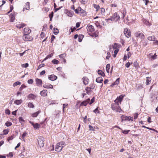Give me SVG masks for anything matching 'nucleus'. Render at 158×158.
<instances>
[{
    "label": "nucleus",
    "instance_id": "f257e3e1",
    "mask_svg": "<svg viewBox=\"0 0 158 158\" xmlns=\"http://www.w3.org/2000/svg\"><path fill=\"white\" fill-rule=\"evenodd\" d=\"M65 146V143L63 141H61L56 144L55 150L57 152H60L62 150V148Z\"/></svg>",
    "mask_w": 158,
    "mask_h": 158
},
{
    "label": "nucleus",
    "instance_id": "f03ea898",
    "mask_svg": "<svg viewBox=\"0 0 158 158\" xmlns=\"http://www.w3.org/2000/svg\"><path fill=\"white\" fill-rule=\"evenodd\" d=\"M120 17L116 13H115L112 16L110 17L109 18L106 20L107 21L109 20L112 21L115 20L116 21H117L120 20Z\"/></svg>",
    "mask_w": 158,
    "mask_h": 158
},
{
    "label": "nucleus",
    "instance_id": "7ed1b4c3",
    "mask_svg": "<svg viewBox=\"0 0 158 158\" xmlns=\"http://www.w3.org/2000/svg\"><path fill=\"white\" fill-rule=\"evenodd\" d=\"M111 108L113 110L116 112H121L122 110L119 106H117L116 104L113 103L111 105Z\"/></svg>",
    "mask_w": 158,
    "mask_h": 158
},
{
    "label": "nucleus",
    "instance_id": "20e7f679",
    "mask_svg": "<svg viewBox=\"0 0 158 158\" xmlns=\"http://www.w3.org/2000/svg\"><path fill=\"white\" fill-rule=\"evenodd\" d=\"M23 39L25 41H31L33 39L32 38L27 34H24L23 36Z\"/></svg>",
    "mask_w": 158,
    "mask_h": 158
},
{
    "label": "nucleus",
    "instance_id": "39448f33",
    "mask_svg": "<svg viewBox=\"0 0 158 158\" xmlns=\"http://www.w3.org/2000/svg\"><path fill=\"white\" fill-rule=\"evenodd\" d=\"M38 144L39 146L41 148L43 147L44 144V139L41 137H40L38 139Z\"/></svg>",
    "mask_w": 158,
    "mask_h": 158
},
{
    "label": "nucleus",
    "instance_id": "423d86ee",
    "mask_svg": "<svg viewBox=\"0 0 158 158\" xmlns=\"http://www.w3.org/2000/svg\"><path fill=\"white\" fill-rule=\"evenodd\" d=\"M124 33L125 36L127 38L131 36V33L130 31L127 28H125L124 31Z\"/></svg>",
    "mask_w": 158,
    "mask_h": 158
},
{
    "label": "nucleus",
    "instance_id": "0eeeda50",
    "mask_svg": "<svg viewBox=\"0 0 158 158\" xmlns=\"http://www.w3.org/2000/svg\"><path fill=\"white\" fill-rule=\"evenodd\" d=\"M135 35L136 37H139L142 39H143L144 38V35L142 33L137 32L135 33Z\"/></svg>",
    "mask_w": 158,
    "mask_h": 158
},
{
    "label": "nucleus",
    "instance_id": "6e6552de",
    "mask_svg": "<svg viewBox=\"0 0 158 158\" xmlns=\"http://www.w3.org/2000/svg\"><path fill=\"white\" fill-rule=\"evenodd\" d=\"M90 101V99L89 98H88L86 100L83 101L81 103L80 106H86L87 105V104L89 103Z\"/></svg>",
    "mask_w": 158,
    "mask_h": 158
},
{
    "label": "nucleus",
    "instance_id": "1a4fd4ad",
    "mask_svg": "<svg viewBox=\"0 0 158 158\" xmlns=\"http://www.w3.org/2000/svg\"><path fill=\"white\" fill-rule=\"evenodd\" d=\"M57 77L54 74L50 75L48 77V79L52 81H54L56 80L57 79Z\"/></svg>",
    "mask_w": 158,
    "mask_h": 158
},
{
    "label": "nucleus",
    "instance_id": "9d476101",
    "mask_svg": "<svg viewBox=\"0 0 158 158\" xmlns=\"http://www.w3.org/2000/svg\"><path fill=\"white\" fill-rule=\"evenodd\" d=\"M87 28L88 31L90 32H93L94 31V26L91 25H88Z\"/></svg>",
    "mask_w": 158,
    "mask_h": 158
},
{
    "label": "nucleus",
    "instance_id": "9b49d317",
    "mask_svg": "<svg viewBox=\"0 0 158 158\" xmlns=\"http://www.w3.org/2000/svg\"><path fill=\"white\" fill-rule=\"evenodd\" d=\"M47 90H43L40 92V95L43 97L46 96L47 95Z\"/></svg>",
    "mask_w": 158,
    "mask_h": 158
},
{
    "label": "nucleus",
    "instance_id": "f8f14e48",
    "mask_svg": "<svg viewBox=\"0 0 158 158\" xmlns=\"http://www.w3.org/2000/svg\"><path fill=\"white\" fill-rule=\"evenodd\" d=\"M35 80L37 86H40L42 85V83L41 80L36 78Z\"/></svg>",
    "mask_w": 158,
    "mask_h": 158
},
{
    "label": "nucleus",
    "instance_id": "ddd939ff",
    "mask_svg": "<svg viewBox=\"0 0 158 158\" xmlns=\"http://www.w3.org/2000/svg\"><path fill=\"white\" fill-rule=\"evenodd\" d=\"M43 87L47 89H52L53 88V86L50 84H45L43 85Z\"/></svg>",
    "mask_w": 158,
    "mask_h": 158
},
{
    "label": "nucleus",
    "instance_id": "4468645a",
    "mask_svg": "<svg viewBox=\"0 0 158 158\" xmlns=\"http://www.w3.org/2000/svg\"><path fill=\"white\" fill-rule=\"evenodd\" d=\"M30 3L29 2H27L26 3L25 7L23 8V11H24L25 10V9H26V10H29L30 9Z\"/></svg>",
    "mask_w": 158,
    "mask_h": 158
},
{
    "label": "nucleus",
    "instance_id": "2eb2a0df",
    "mask_svg": "<svg viewBox=\"0 0 158 158\" xmlns=\"http://www.w3.org/2000/svg\"><path fill=\"white\" fill-rule=\"evenodd\" d=\"M27 97L29 99L32 100L35 98L36 96L33 94H30L28 95Z\"/></svg>",
    "mask_w": 158,
    "mask_h": 158
},
{
    "label": "nucleus",
    "instance_id": "dca6fc26",
    "mask_svg": "<svg viewBox=\"0 0 158 158\" xmlns=\"http://www.w3.org/2000/svg\"><path fill=\"white\" fill-rule=\"evenodd\" d=\"M96 81L98 83H102L103 81V79L101 77H99L97 78Z\"/></svg>",
    "mask_w": 158,
    "mask_h": 158
},
{
    "label": "nucleus",
    "instance_id": "f3484780",
    "mask_svg": "<svg viewBox=\"0 0 158 158\" xmlns=\"http://www.w3.org/2000/svg\"><path fill=\"white\" fill-rule=\"evenodd\" d=\"M83 80L84 84L86 85L88 84L89 79L87 77H84L83 78Z\"/></svg>",
    "mask_w": 158,
    "mask_h": 158
},
{
    "label": "nucleus",
    "instance_id": "a211bd4d",
    "mask_svg": "<svg viewBox=\"0 0 158 158\" xmlns=\"http://www.w3.org/2000/svg\"><path fill=\"white\" fill-rule=\"evenodd\" d=\"M156 38L154 36H150L148 37V39L150 41H154L156 40Z\"/></svg>",
    "mask_w": 158,
    "mask_h": 158
},
{
    "label": "nucleus",
    "instance_id": "6ab92c4d",
    "mask_svg": "<svg viewBox=\"0 0 158 158\" xmlns=\"http://www.w3.org/2000/svg\"><path fill=\"white\" fill-rule=\"evenodd\" d=\"M24 31L25 33V34H27L30 33L31 32V30L29 28H25L24 29Z\"/></svg>",
    "mask_w": 158,
    "mask_h": 158
},
{
    "label": "nucleus",
    "instance_id": "aec40b11",
    "mask_svg": "<svg viewBox=\"0 0 158 158\" xmlns=\"http://www.w3.org/2000/svg\"><path fill=\"white\" fill-rule=\"evenodd\" d=\"M26 25L24 23H21L17 24L16 26V27L17 28L20 29L23 27H24Z\"/></svg>",
    "mask_w": 158,
    "mask_h": 158
},
{
    "label": "nucleus",
    "instance_id": "412c9836",
    "mask_svg": "<svg viewBox=\"0 0 158 158\" xmlns=\"http://www.w3.org/2000/svg\"><path fill=\"white\" fill-rule=\"evenodd\" d=\"M23 102L22 99L16 100L14 101V103L17 105L21 104Z\"/></svg>",
    "mask_w": 158,
    "mask_h": 158
},
{
    "label": "nucleus",
    "instance_id": "4be33fe9",
    "mask_svg": "<svg viewBox=\"0 0 158 158\" xmlns=\"http://www.w3.org/2000/svg\"><path fill=\"white\" fill-rule=\"evenodd\" d=\"M40 111H38L34 113L31 114V116L33 117H36L40 113Z\"/></svg>",
    "mask_w": 158,
    "mask_h": 158
},
{
    "label": "nucleus",
    "instance_id": "5701e85b",
    "mask_svg": "<svg viewBox=\"0 0 158 158\" xmlns=\"http://www.w3.org/2000/svg\"><path fill=\"white\" fill-rule=\"evenodd\" d=\"M119 78H117L116 80V81H115V82L113 83V84L112 85H111V86H113L114 85H118L119 83Z\"/></svg>",
    "mask_w": 158,
    "mask_h": 158
},
{
    "label": "nucleus",
    "instance_id": "b1692460",
    "mask_svg": "<svg viewBox=\"0 0 158 158\" xmlns=\"http://www.w3.org/2000/svg\"><path fill=\"white\" fill-rule=\"evenodd\" d=\"M121 118L122 119V122H123V121L127 120L128 117L122 115L121 116Z\"/></svg>",
    "mask_w": 158,
    "mask_h": 158
},
{
    "label": "nucleus",
    "instance_id": "393cba45",
    "mask_svg": "<svg viewBox=\"0 0 158 158\" xmlns=\"http://www.w3.org/2000/svg\"><path fill=\"white\" fill-rule=\"evenodd\" d=\"M10 18V21L13 22L15 19V18L14 15L11 14L9 15Z\"/></svg>",
    "mask_w": 158,
    "mask_h": 158
},
{
    "label": "nucleus",
    "instance_id": "a878e982",
    "mask_svg": "<svg viewBox=\"0 0 158 158\" xmlns=\"http://www.w3.org/2000/svg\"><path fill=\"white\" fill-rule=\"evenodd\" d=\"M151 81V78L149 77H147V80L146 82V85H148L150 83Z\"/></svg>",
    "mask_w": 158,
    "mask_h": 158
},
{
    "label": "nucleus",
    "instance_id": "bb28decb",
    "mask_svg": "<svg viewBox=\"0 0 158 158\" xmlns=\"http://www.w3.org/2000/svg\"><path fill=\"white\" fill-rule=\"evenodd\" d=\"M19 122L21 123L22 125L24 124V120L23 119L22 117H19Z\"/></svg>",
    "mask_w": 158,
    "mask_h": 158
},
{
    "label": "nucleus",
    "instance_id": "cd10ccee",
    "mask_svg": "<svg viewBox=\"0 0 158 158\" xmlns=\"http://www.w3.org/2000/svg\"><path fill=\"white\" fill-rule=\"evenodd\" d=\"M114 102H115L114 104H116L118 106H119V105L121 104L120 102L119 101L118 99L116 98L114 100Z\"/></svg>",
    "mask_w": 158,
    "mask_h": 158
},
{
    "label": "nucleus",
    "instance_id": "c85d7f7f",
    "mask_svg": "<svg viewBox=\"0 0 158 158\" xmlns=\"http://www.w3.org/2000/svg\"><path fill=\"white\" fill-rule=\"evenodd\" d=\"M110 68V65L108 64L106 65V70L107 73H109V70Z\"/></svg>",
    "mask_w": 158,
    "mask_h": 158
},
{
    "label": "nucleus",
    "instance_id": "c756f323",
    "mask_svg": "<svg viewBox=\"0 0 158 158\" xmlns=\"http://www.w3.org/2000/svg\"><path fill=\"white\" fill-rule=\"evenodd\" d=\"M98 74L102 76H105L104 73L101 70H98Z\"/></svg>",
    "mask_w": 158,
    "mask_h": 158
},
{
    "label": "nucleus",
    "instance_id": "7c9ffc66",
    "mask_svg": "<svg viewBox=\"0 0 158 158\" xmlns=\"http://www.w3.org/2000/svg\"><path fill=\"white\" fill-rule=\"evenodd\" d=\"M53 54L52 53H51L48 55L46 58H45L42 61V62H43L44 60H45L48 58H50L52 57L53 56Z\"/></svg>",
    "mask_w": 158,
    "mask_h": 158
},
{
    "label": "nucleus",
    "instance_id": "2f4dec72",
    "mask_svg": "<svg viewBox=\"0 0 158 158\" xmlns=\"http://www.w3.org/2000/svg\"><path fill=\"white\" fill-rule=\"evenodd\" d=\"M123 96L122 95H120L119 97H118L117 98L119 100V101L121 103V101L123 100Z\"/></svg>",
    "mask_w": 158,
    "mask_h": 158
},
{
    "label": "nucleus",
    "instance_id": "473e14b6",
    "mask_svg": "<svg viewBox=\"0 0 158 158\" xmlns=\"http://www.w3.org/2000/svg\"><path fill=\"white\" fill-rule=\"evenodd\" d=\"M21 84V83L20 81H16L15 82L13 85V86L14 87H15L16 86L18 85H20Z\"/></svg>",
    "mask_w": 158,
    "mask_h": 158
},
{
    "label": "nucleus",
    "instance_id": "72a5a7b5",
    "mask_svg": "<svg viewBox=\"0 0 158 158\" xmlns=\"http://www.w3.org/2000/svg\"><path fill=\"white\" fill-rule=\"evenodd\" d=\"M54 33L55 35H57L59 32V30L57 28H54Z\"/></svg>",
    "mask_w": 158,
    "mask_h": 158
},
{
    "label": "nucleus",
    "instance_id": "f704fd0d",
    "mask_svg": "<svg viewBox=\"0 0 158 158\" xmlns=\"http://www.w3.org/2000/svg\"><path fill=\"white\" fill-rule=\"evenodd\" d=\"M33 127L35 129H36L40 127L38 123H36L35 124Z\"/></svg>",
    "mask_w": 158,
    "mask_h": 158
},
{
    "label": "nucleus",
    "instance_id": "c9c22d12",
    "mask_svg": "<svg viewBox=\"0 0 158 158\" xmlns=\"http://www.w3.org/2000/svg\"><path fill=\"white\" fill-rule=\"evenodd\" d=\"M28 106L29 108H33L34 107V105L32 103L29 102L28 104Z\"/></svg>",
    "mask_w": 158,
    "mask_h": 158
},
{
    "label": "nucleus",
    "instance_id": "e433bc0d",
    "mask_svg": "<svg viewBox=\"0 0 158 158\" xmlns=\"http://www.w3.org/2000/svg\"><path fill=\"white\" fill-rule=\"evenodd\" d=\"M14 138V135H13L9 137L7 139L8 141H9L10 140H11Z\"/></svg>",
    "mask_w": 158,
    "mask_h": 158
},
{
    "label": "nucleus",
    "instance_id": "4c0bfd02",
    "mask_svg": "<svg viewBox=\"0 0 158 158\" xmlns=\"http://www.w3.org/2000/svg\"><path fill=\"white\" fill-rule=\"evenodd\" d=\"M52 62L55 64H57L59 63V61L58 60L56 59H54L52 60Z\"/></svg>",
    "mask_w": 158,
    "mask_h": 158
},
{
    "label": "nucleus",
    "instance_id": "58836bf2",
    "mask_svg": "<svg viewBox=\"0 0 158 158\" xmlns=\"http://www.w3.org/2000/svg\"><path fill=\"white\" fill-rule=\"evenodd\" d=\"M9 131L8 129H5L3 131V135H7Z\"/></svg>",
    "mask_w": 158,
    "mask_h": 158
},
{
    "label": "nucleus",
    "instance_id": "ea45409f",
    "mask_svg": "<svg viewBox=\"0 0 158 158\" xmlns=\"http://www.w3.org/2000/svg\"><path fill=\"white\" fill-rule=\"evenodd\" d=\"M73 15V12H69L68 13L67 15L69 16L70 17H72Z\"/></svg>",
    "mask_w": 158,
    "mask_h": 158
},
{
    "label": "nucleus",
    "instance_id": "a19ab883",
    "mask_svg": "<svg viewBox=\"0 0 158 158\" xmlns=\"http://www.w3.org/2000/svg\"><path fill=\"white\" fill-rule=\"evenodd\" d=\"M6 126L7 127H9L11 125L12 123L10 122H7L5 123Z\"/></svg>",
    "mask_w": 158,
    "mask_h": 158
},
{
    "label": "nucleus",
    "instance_id": "79ce46f5",
    "mask_svg": "<svg viewBox=\"0 0 158 158\" xmlns=\"http://www.w3.org/2000/svg\"><path fill=\"white\" fill-rule=\"evenodd\" d=\"M66 56V54H64V53L61 54L59 56L60 58H63V59Z\"/></svg>",
    "mask_w": 158,
    "mask_h": 158
},
{
    "label": "nucleus",
    "instance_id": "37998d69",
    "mask_svg": "<svg viewBox=\"0 0 158 158\" xmlns=\"http://www.w3.org/2000/svg\"><path fill=\"white\" fill-rule=\"evenodd\" d=\"M91 88L90 87H87L85 89L86 92L87 94H88L89 93L90 91V89H91Z\"/></svg>",
    "mask_w": 158,
    "mask_h": 158
},
{
    "label": "nucleus",
    "instance_id": "c03bdc74",
    "mask_svg": "<svg viewBox=\"0 0 158 158\" xmlns=\"http://www.w3.org/2000/svg\"><path fill=\"white\" fill-rule=\"evenodd\" d=\"M29 64L28 63H26L22 65V67L24 68H27Z\"/></svg>",
    "mask_w": 158,
    "mask_h": 158
},
{
    "label": "nucleus",
    "instance_id": "a18cd8bd",
    "mask_svg": "<svg viewBox=\"0 0 158 158\" xmlns=\"http://www.w3.org/2000/svg\"><path fill=\"white\" fill-rule=\"evenodd\" d=\"M98 107L96 108L94 110V112L96 114L99 113H100V111L98 110Z\"/></svg>",
    "mask_w": 158,
    "mask_h": 158
},
{
    "label": "nucleus",
    "instance_id": "49530a36",
    "mask_svg": "<svg viewBox=\"0 0 158 158\" xmlns=\"http://www.w3.org/2000/svg\"><path fill=\"white\" fill-rule=\"evenodd\" d=\"M33 82V80L32 79H30L27 82L29 84H32Z\"/></svg>",
    "mask_w": 158,
    "mask_h": 158
},
{
    "label": "nucleus",
    "instance_id": "de8ad7c7",
    "mask_svg": "<svg viewBox=\"0 0 158 158\" xmlns=\"http://www.w3.org/2000/svg\"><path fill=\"white\" fill-rule=\"evenodd\" d=\"M26 86L24 85H21V87L19 88V90L21 91L22 90L23 88H25Z\"/></svg>",
    "mask_w": 158,
    "mask_h": 158
},
{
    "label": "nucleus",
    "instance_id": "09e8293b",
    "mask_svg": "<svg viewBox=\"0 0 158 158\" xmlns=\"http://www.w3.org/2000/svg\"><path fill=\"white\" fill-rule=\"evenodd\" d=\"M10 112L9 109H6L5 110V113L7 114H10Z\"/></svg>",
    "mask_w": 158,
    "mask_h": 158
},
{
    "label": "nucleus",
    "instance_id": "8fccbe9b",
    "mask_svg": "<svg viewBox=\"0 0 158 158\" xmlns=\"http://www.w3.org/2000/svg\"><path fill=\"white\" fill-rule=\"evenodd\" d=\"M94 7L97 9V11L100 8V6L99 5L95 4H94Z\"/></svg>",
    "mask_w": 158,
    "mask_h": 158
},
{
    "label": "nucleus",
    "instance_id": "3c124183",
    "mask_svg": "<svg viewBox=\"0 0 158 158\" xmlns=\"http://www.w3.org/2000/svg\"><path fill=\"white\" fill-rule=\"evenodd\" d=\"M45 65L44 64H40L38 66V69L42 68Z\"/></svg>",
    "mask_w": 158,
    "mask_h": 158
},
{
    "label": "nucleus",
    "instance_id": "603ef678",
    "mask_svg": "<svg viewBox=\"0 0 158 158\" xmlns=\"http://www.w3.org/2000/svg\"><path fill=\"white\" fill-rule=\"evenodd\" d=\"M130 130H124V131H122V132L123 133V134H127L128 132L129 131H130Z\"/></svg>",
    "mask_w": 158,
    "mask_h": 158
},
{
    "label": "nucleus",
    "instance_id": "864d4df0",
    "mask_svg": "<svg viewBox=\"0 0 158 158\" xmlns=\"http://www.w3.org/2000/svg\"><path fill=\"white\" fill-rule=\"evenodd\" d=\"M27 135V133L26 132H24L22 135V138L23 139H24L25 137Z\"/></svg>",
    "mask_w": 158,
    "mask_h": 158
},
{
    "label": "nucleus",
    "instance_id": "5fc2aeb1",
    "mask_svg": "<svg viewBox=\"0 0 158 158\" xmlns=\"http://www.w3.org/2000/svg\"><path fill=\"white\" fill-rule=\"evenodd\" d=\"M133 117H128L127 120L132 121L133 120Z\"/></svg>",
    "mask_w": 158,
    "mask_h": 158
},
{
    "label": "nucleus",
    "instance_id": "6e6d98bb",
    "mask_svg": "<svg viewBox=\"0 0 158 158\" xmlns=\"http://www.w3.org/2000/svg\"><path fill=\"white\" fill-rule=\"evenodd\" d=\"M55 36L53 35H52L51 40V43H52V41H53L54 39H55Z\"/></svg>",
    "mask_w": 158,
    "mask_h": 158
},
{
    "label": "nucleus",
    "instance_id": "4d7b16f0",
    "mask_svg": "<svg viewBox=\"0 0 158 158\" xmlns=\"http://www.w3.org/2000/svg\"><path fill=\"white\" fill-rule=\"evenodd\" d=\"M78 10L79 11H80V12L81 13H83V11H84V10L82 9L79 6L78 7Z\"/></svg>",
    "mask_w": 158,
    "mask_h": 158
},
{
    "label": "nucleus",
    "instance_id": "13d9d810",
    "mask_svg": "<svg viewBox=\"0 0 158 158\" xmlns=\"http://www.w3.org/2000/svg\"><path fill=\"white\" fill-rule=\"evenodd\" d=\"M118 44L116 43H114V45L113 46V48L114 49H116L117 47Z\"/></svg>",
    "mask_w": 158,
    "mask_h": 158
},
{
    "label": "nucleus",
    "instance_id": "bf43d9fd",
    "mask_svg": "<svg viewBox=\"0 0 158 158\" xmlns=\"http://www.w3.org/2000/svg\"><path fill=\"white\" fill-rule=\"evenodd\" d=\"M134 66L135 67H138L139 64L136 61L134 62Z\"/></svg>",
    "mask_w": 158,
    "mask_h": 158
},
{
    "label": "nucleus",
    "instance_id": "052dcab7",
    "mask_svg": "<svg viewBox=\"0 0 158 158\" xmlns=\"http://www.w3.org/2000/svg\"><path fill=\"white\" fill-rule=\"evenodd\" d=\"M89 130H90V131H94V130L93 127L91 125H89Z\"/></svg>",
    "mask_w": 158,
    "mask_h": 158
},
{
    "label": "nucleus",
    "instance_id": "680f3d73",
    "mask_svg": "<svg viewBox=\"0 0 158 158\" xmlns=\"http://www.w3.org/2000/svg\"><path fill=\"white\" fill-rule=\"evenodd\" d=\"M94 98H93L91 100L89 104L90 105L92 103H93L94 102Z\"/></svg>",
    "mask_w": 158,
    "mask_h": 158
},
{
    "label": "nucleus",
    "instance_id": "e2e57ef3",
    "mask_svg": "<svg viewBox=\"0 0 158 158\" xmlns=\"http://www.w3.org/2000/svg\"><path fill=\"white\" fill-rule=\"evenodd\" d=\"M131 64L130 62H128L126 63L125 64L127 68H129Z\"/></svg>",
    "mask_w": 158,
    "mask_h": 158
},
{
    "label": "nucleus",
    "instance_id": "0e129e2a",
    "mask_svg": "<svg viewBox=\"0 0 158 158\" xmlns=\"http://www.w3.org/2000/svg\"><path fill=\"white\" fill-rule=\"evenodd\" d=\"M45 73V70H43L40 73V75H42L44 74Z\"/></svg>",
    "mask_w": 158,
    "mask_h": 158
},
{
    "label": "nucleus",
    "instance_id": "69168bd1",
    "mask_svg": "<svg viewBox=\"0 0 158 158\" xmlns=\"http://www.w3.org/2000/svg\"><path fill=\"white\" fill-rule=\"evenodd\" d=\"M138 117V114L137 113H135L134 114V119H136Z\"/></svg>",
    "mask_w": 158,
    "mask_h": 158
},
{
    "label": "nucleus",
    "instance_id": "338daca9",
    "mask_svg": "<svg viewBox=\"0 0 158 158\" xmlns=\"http://www.w3.org/2000/svg\"><path fill=\"white\" fill-rule=\"evenodd\" d=\"M119 50L118 49H116L114 51V53L115 55H117L118 53Z\"/></svg>",
    "mask_w": 158,
    "mask_h": 158
},
{
    "label": "nucleus",
    "instance_id": "774afa93",
    "mask_svg": "<svg viewBox=\"0 0 158 158\" xmlns=\"http://www.w3.org/2000/svg\"><path fill=\"white\" fill-rule=\"evenodd\" d=\"M62 7H59V8H55V12H56L57 11H58L59 10L60 8Z\"/></svg>",
    "mask_w": 158,
    "mask_h": 158
}]
</instances>
